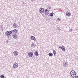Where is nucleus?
Listing matches in <instances>:
<instances>
[{"instance_id": "29", "label": "nucleus", "mask_w": 78, "mask_h": 78, "mask_svg": "<svg viewBox=\"0 0 78 78\" xmlns=\"http://www.w3.org/2000/svg\"><path fill=\"white\" fill-rule=\"evenodd\" d=\"M49 9H51V7H49Z\"/></svg>"}, {"instance_id": "10", "label": "nucleus", "mask_w": 78, "mask_h": 78, "mask_svg": "<svg viewBox=\"0 0 78 78\" xmlns=\"http://www.w3.org/2000/svg\"><path fill=\"white\" fill-rule=\"evenodd\" d=\"M13 67V68H14L15 69H17V67H18V66L15 65V63H14Z\"/></svg>"}, {"instance_id": "31", "label": "nucleus", "mask_w": 78, "mask_h": 78, "mask_svg": "<svg viewBox=\"0 0 78 78\" xmlns=\"http://www.w3.org/2000/svg\"><path fill=\"white\" fill-rule=\"evenodd\" d=\"M69 31H70V32H72V30H70V29H69Z\"/></svg>"}, {"instance_id": "28", "label": "nucleus", "mask_w": 78, "mask_h": 78, "mask_svg": "<svg viewBox=\"0 0 78 78\" xmlns=\"http://www.w3.org/2000/svg\"><path fill=\"white\" fill-rule=\"evenodd\" d=\"M58 30L59 31H60V28H59L58 27Z\"/></svg>"}, {"instance_id": "23", "label": "nucleus", "mask_w": 78, "mask_h": 78, "mask_svg": "<svg viewBox=\"0 0 78 78\" xmlns=\"http://www.w3.org/2000/svg\"><path fill=\"white\" fill-rule=\"evenodd\" d=\"M14 64H15V65L17 66H18V64H17V63L16 62L14 63Z\"/></svg>"}, {"instance_id": "36", "label": "nucleus", "mask_w": 78, "mask_h": 78, "mask_svg": "<svg viewBox=\"0 0 78 78\" xmlns=\"http://www.w3.org/2000/svg\"><path fill=\"white\" fill-rule=\"evenodd\" d=\"M7 38H8V39H9V37H8Z\"/></svg>"}, {"instance_id": "22", "label": "nucleus", "mask_w": 78, "mask_h": 78, "mask_svg": "<svg viewBox=\"0 0 78 78\" xmlns=\"http://www.w3.org/2000/svg\"><path fill=\"white\" fill-rule=\"evenodd\" d=\"M13 27H14V28H16V24L14 23L13 24Z\"/></svg>"}, {"instance_id": "35", "label": "nucleus", "mask_w": 78, "mask_h": 78, "mask_svg": "<svg viewBox=\"0 0 78 78\" xmlns=\"http://www.w3.org/2000/svg\"><path fill=\"white\" fill-rule=\"evenodd\" d=\"M76 78H78V76H77V77H76Z\"/></svg>"}, {"instance_id": "3", "label": "nucleus", "mask_w": 78, "mask_h": 78, "mask_svg": "<svg viewBox=\"0 0 78 78\" xmlns=\"http://www.w3.org/2000/svg\"><path fill=\"white\" fill-rule=\"evenodd\" d=\"M18 30L16 29H14L12 30L11 31L12 32V34H16V33H17Z\"/></svg>"}, {"instance_id": "15", "label": "nucleus", "mask_w": 78, "mask_h": 78, "mask_svg": "<svg viewBox=\"0 0 78 78\" xmlns=\"http://www.w3.org/2000/svg\"><path fill=\"white\" fill-rule=\"evenodd\" d=\"M31 47L34 48V47H35L36 45L34 44H31Z\"/></svg>"}, {"instance_id": "19", "label": "nucleus", "mask_w": 78, "mask_h": 78, "mask_svg": "<svg viewBox=\"0 0 78 78\" xmlns=\"http://www.w3.org/2000/svg\"><path fill=\"white\" fill-rule=\"evenodd\" d=\"M53 52L54 55H55L56 54V51L55 50H53Z\"/></svg>"}, {"instance_id": "9", "label": "nucleus", "mask_w": 78, "mask_h": 78, "mask_svg": "<svg viewBox=\"0 0 78 78\" xmlns=\"http://www.w3.org/2000/svg\"><path fill=\"white\" fill-rule=\"evenodd\" d=\"M18 52L17 51H14L13 52V54L15 55V56H17V55H18Z\"/></svg>"}, {"instance_id": "37", "label": "nucleus", "mask_w": 78, "mask_h": 78, "mask_svg": "<svg viewBox=\"0 0 78 78\" xmlns=\"http://www.w3.org/2000/svg\"><path fill=\"white\" fill-rule=\"evenodd\" d=\"M70 30H72V29H71Z\"/></svg>"}, {"instance_id": "38", "label": "nucleus", "mask_w": 78, "mask_h": 78, "mask_svg": "<svg viewBox=\"0 0 78 78\" xmlns=\"http://www.w3.org/2000/svg\"><path fill=\"white\" fill-rule=\"evenodd\" d=\"M5 36H6V35H5Z\"/></svg>"}, {"instance_id": "30", "label": "nucleus", "mask_w": 78, "mask_h": 78, "mask_svg": "<svg viewBox=\"0 0 78 78\" xmlns=\"http://www.w3.org/2000/svg\"><path fill=\"white\" fill-rule=\"evenodd\" d=\"M34 40V41H35V42L37 41V40H36V39L35 38Z\"/></svg>"}, {"instance_id": "8", "label": "nucleus", "mask_w": 78, "mask_h": 78, "mask_svg": "<svg viewBox=\"0 0 78 78\" xmlns=\"http://www.w3.org/2000/svg\"><path fill=\"white\" fill-rule=\"evenodd\" d=\"M63 66L64 67H67V66H68V64L67 63V62H64L63 63Z\"/></svg>"}, {"instance_id": "25", "label": "nucleus", "mask_w": 78, "mask_h": 78, "mask_svg": "<svg viewBox=\"0 0 78 78\" xmlns=\"http://www.w3.org/2000/svg\"><path fill=\"white\" fill-rule=\"evenodd\" d=\"M57 19H58V20H61V19L59 18H57Z\"/></svg>"}, {"instance_id": "33", "label": "nucleus", "mask_w": 78, "mask_h": 78, "mask_svg": "<svg viewBox=\"0 0 78 78\" xmlns=\"http://www.w3.org/2000/svg\"><path fill=\"white\" fill-rule=\"evenodd\" d=\"M32 2H34V0H31Z\"/></svg>"}, {"instance_id": "32", "label": "nucleus", "mask_w": 78, "mask_h": 78, "mask_svg": "<svg viewBox=\"0 0 78 78\" xmlns=\"http://www.w3.org/2000/svg\"><path fill=\"white\" fill-rule=\"evenodd\" d=\"M7 43H8L9 42V41H8V40L6 41Z\"/></svg>"}, {"instance_id": "18", "label": "nucleus", "mask_w": 78, "mask_h": 78, "mask_svg": "<svg viewBox=\"0 0 78 78\" xmlns=\"http://www.w3.org/2000/svg\"><path fill=\"white\" fill-rule=\"evenodd\" d=\"M74 77H73V78H76L77 76H76V72H75V73L74 74Z\"/></svg>"}, {"instance_id": "2", "label": "nucleus", "mask_w": 78, "mask_h": 78, "mask_svg": "<svg viewBox=\"0 0 78 78\" xmlns=\"http://www.w3.org/2000/svg\"><path fill=\"white\" fill-rule=\"evenodd\" d=\"M70 75L72 78L73 77V76H75V72L73 70L71 71L70 72Z\"/></svg>"}, {"instance_id": "20", "label": "nucleus", "mask_w": 78, "mask_h": 78, "mask_svg": "<svg viewBox=\"0 0 78 78\" xmlns=\"http://www.w3.org/2000/svg\"><path fill=\"white\" fill-rule=\"evenodd\" d=\"M65 49H65V48L63 46V48H62V51H65Z\"/></svg>"}, {"instance_id": "12", "label": "nucleus", "mask_w": 78, "mask_h": 78, "mask_svg": "<svg viewBox=\"0 0 78 78\" xmlns=\"http://www.w3.org/2000/svg\"><path fill=\"white\" fill-rule=\"evenodd\" d=\"M34 55L36 56H38L39 55V54H38V52L37 51H36L35 52Z\"/></svg>"}, {"instance_id": "21", "label": "nucleus", "mask_w": 78, "mask_h": 78, "mask_svg": "<svg viewBox=\"0 0 78 78\" xmlns=\"http://www.w3.org/2000/svg\"><path fill=\"white\" fill-rule=\"evenodd\" d=\"M1 78H5V76L4 75H2L0 76Z\"/></svg>"}, {"instance_id": "17", "label": "nucleus", "mask_w": 78, "mask_h": 78, "mask_svg": "<svg viewBox=\"0 0 78 78\" xmlns=\"http://www.w3.org/2000/svg\"><path fill=\"white\" fill-rule=\"evenodd\" d=\"M31 39H32V40H34L35 39V37L34 36H32L31 38H30Z\"/></svg>"}, {"instance_id": "1", "label": "nucleus", "mask_w": 78, "mask_h": 78, "mask_svg": "<svg viewBox=\"0 0 78 78\" xmlns=\"http://www.w3.org/2000/svg\"><path fill=\"white\" fill-rule=\"evenodd\" d=\"M6 34L8 37H10L12 35V32L11 31H8L6 32Z\"/></svg>"}, {"instance_id": "27", "label": "nucleus", "mask_w": 78, "mask_h": 78, "mask_svg": "<svg viewBox=\"0 0 78 78\" xmlns=\"http://www.w3.org/2000/svg\"><path fill=\"white\" fill-rule=\"evenodd\" d=\"M43 12V13L44 14H45V12L44 11Z\"/></svg>"}, {"instance_id": "26", "label": "nucleus", "mask_w": 78, "mask_h": 78, "mask_svg": "<svg viewBox=\"0 0 78 78\" xmlns=\"http://www.w3.org/2000/svg\"><path fill=\"white\" fill-rule=\"evenodd\" d=\"M17 25L16 24V23H15V27H16V28L17 27Z\"/></svg>"}, {"instance_id": "11", "label": "nucleus", "mask_w": 78, "mask_h": 78, "mask_svg": "<svg viewBox=\"0 0 78 78\" xmlns=\"http://www.w3.org/2000/svg\"><path fill=\"white\" fill-rule=\"evenodd\" d=\"M66 14L67 16H70V12H66Z\"/></svg>"}, {"instance_id": "6", "label": "nucleus", "mask_w": 78, "mask_h": 78, "mask_svg": "<svg viewBox=\"0 0 78 78\" xmlns=\"http://www.w3.org/2000/svg\"><path fill=\"white\" fill-rule=\"evenodd\" d=\"M44 12H45V15H48V14H49V13H50L49 11L47 9H45Z\"/></svg>"}, {"instance_id": "4", "label": "nucleus", "mask_w": 78, "mask_h": 78, "mask_svg": "<svg viewBox=\"0 0 78 78\" xmlns=\"http://www.w3.org/2000/svg\"><path fill=\"white\" fill-rule=\"evenodd\" d=\"M28 56L29 57H31L32 58V56H33V52H29L28 53Z\"/></svg>"}, {"instance_id": "7", "label": "nucleus", "mask_w": 78, "mask_h": 78, "mask_svg": "<svg viewBox=\"0 0 78 78\" xmlns=\"http://www.w3.org/2000/svg\"><path fill=\"white\" fill-rule=\"evenodd\" d=\"M12 36H13L14 39H17V35L16 34H12Z\"/></svg>"}, {"instance_id": "5", "label": "nucleus", "mask_w": 78, "mask_h": 78, "mask_svg": "<svg viewBox=\"0 0 78 78\" xmlns=\"http://www.w3.org/2000/svg\"><path fill=\"white\" fill-rule=\"evenodd\" d=\"M44 8H41L39 9L40 13L41 14H42V13H43V12H44Z\"/></svg>"}, {"instance_id": "34", "label": "nucleus", "mask_w": 78, "mask_h": 78, "mask_svg": "<svg viewBox=\"0 0 78 78\" xmlns=\"http://www.w3.org/2000/svg\"><path fill=\"white\" fill-rule=\"evenodd\" d=\"M76 30H78V28H77L76 29Z\"/></svg>"}, {"instance_id": "24", "label": "nucleus", "mask_w": 78, "mask_h": 78, "mask_svg": "<svg viewBox=\"0 0 78 78\" xmlns=\"http://www.w3.org/2000/svg\"><path fill=\"white\" fill-rule=\"evenodd\" d=\"M63 48V46H62V47H61V46H59V48H61V49H62Z\"/></svg>"}, {"instance_id": "16", "label": "nucleus", "mask_w": 78, "mask_h": 78, "mask_svg": "<svg viewBox=\"0 0 78 78\" xmlns=\"http://www.w3.org/2000/svg\"><path fill=\"white\" fill-rule=\"evenodd\" d=\"M0 27L1 29H2V30H3V27L2 25H0Z\"/></svg>"}, {"instance_id": "14", "label": "nucleus", "mask_w": 78, "mask_h": 78, "mask_svg": "<svg viewBox=\"0 0 78 78\" xmlns=\"http://www.w3.org/2000/svg\"><path fill=\"white\" fill-rule=\"evenodd\" d=\"M48 55L49 56H53V53H49V54H48Z\"/></svg>"}, {"instance_id": "13", "label": "nucleus", "mask_w": 78, "mask_h": 78, "mask_svg": "<svg viewBox=\"0 0 78 78\" xmlns=\"http://www.w3.org/2000/svg\"><path fill=\"white\" fill-rule=\"evenodd\" d=\"M50 16H51V17H53V14H54V13H53V12L50 13Z\"/></svg>"}]
</instances>
